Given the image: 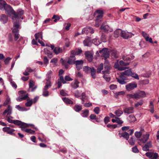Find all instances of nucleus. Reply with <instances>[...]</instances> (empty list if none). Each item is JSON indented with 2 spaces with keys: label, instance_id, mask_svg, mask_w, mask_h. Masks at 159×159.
Segmentation results:
<instances>
[{
  "label": "nucleus",
  "instance_id": "f257e3e1",
  "mask_svg": "<svg viewBox=\"0 0 159 159\" xmlns=\"http://www.w3.org/2000/svg\"><path fill=\"white\" fill-rule=\"evenodd\" d=\"M23 13L24 11L21 9L17 10L16 13L15 12L12 13V15H13L12 17L13 24L14 23L18 24V19L21 18V16L23 15Z\"/></svg>",
  "mask_w": 159,
  "mask_h": 159
},
{
  "label": "nucleus",
  "instance_id": "f03ea898",
  "mask_svg": "<svg viewBox=\"0 0 159 159\" xmlns=\"http://www.w3.org/2000/svg\"><path fill=\"white\" fill-rule=\"evenodd\" d=\"M13 27L14 28L12 30V32L14 35L15 39L17 40L19 37L18 34L19 30L18 29L20 28V27L19 24L14 23L13 24Z\"/></svg>",
  "mask_w": 159,
  "mask_h": 159
},
{
  "label": "nucleus",
  "instance_id": "7ed1b4c3",
  "mask_svg": "<svg viewBox=\"0 0 159 159\" xmlns=\"http://www.w3.org/2000/svg\"><path fill=\"white\" fill-rule=\"evenodd\" d=\"M13 124L15 125L20 126L21 129V130H22V128H24V127H28L29 126H32L35 129H36V128L34 127V125H33L26 124L18 120H14Z\"/></svg>",
  "mask_w": 159,
  "mask_h": 159
},
{
  "label": "nucleus",
  "instance_id": "20e7f679",
  "mask_svg": "<svg viewBox=\"0 0 159 159\" xmlns=\"http://www.w3.org/2000/svg\"><path fill=\"white\" fill-rule=\"evenodd\" d=\"M75 51H72L71 52L70 56L68 59L67 63L70 64H75L76 58L74 54Z\"/></svg>",
  "mask_w": 159,
  "mask_h": 159
},
{
  "label": "nucleus",
  "instance_id": "39448f33",
  "mask_svg": "<svg viewBox=\"0 0 159 159\" xmlns=\"http://www.w3.org/2000/svg\"><path fill=\"white\" fill-rule=\"evenodd\" d=\"M99 52L102 54V56L104 57L105 59H107L109 57V51L107 48H104L102 50L100 51Z\"/></svg>",
  "mask_w": 159,
  "mask_h": 159
},
{
  "label": "nucleus",
  "instance_id": "423d86ee",
  "mask_svg": "<svg viewBox=\"0 0 159 159\" xmlns=\"http://www.w3.org/2000/svg\"><path fill=\"white\" fill-rule=\"evenodd\" d=\"M12 113V107L10 105H8L7 108L4 111L2 115L4 116H9Z\"/></svg>",
  "mask_w": 159,
  "mask_h": 159
},
{
  "label": "nucleus",
  "instance_id": "0eeeda50",
  "mask_svg": "<svg viewBox=\"0 0 159 159\" xmlns=\"http://www.w3.org/2000/svg\"><path fill=\"white\" fill-rule=\"evenodd\" d=\"M146 156L150 159H159L158 153L151 152H147Z\"/></svg>",
  "mask_w": 159,
  "mask_h": 159
},
{
  "label": "nucleus",
  "instance_id": "6e6552de",
  "mask_svg": "<svg viewBox=\"0 0 159 159\" xmlns=\"http://www.w3.org/2000/svg\"><path fill=\"white\" fill-rule=\"evenodd\" d=\"M94 32V30L93 29L89 27H87L84 28L82 31V34H93Z\"/></svg>",
  "mask_w": 159,
  "mask_h": 159
},
{
  "label": "nucleus",
  "instance_id": "1a4fd4ad",
  "mask_svg": "<svg viewBox=\"0 0 159 159\" xmlns=\"http://www.w3.org/2000/svg\"><path fill=\"white\" fill-rule=\"evenodd\" d=\"M137 87V84L135 82L128 84L125 86L126 89L128 91H130Z\"/></svg>",
  "mask_w": 159,
  "mask_h": 159
},
{
  "label": "nucleus",
  "instance_id": "9d476101",
  "mask_svg": "<svg viewBox=\"0 0 159 159\" xmlns=\"http://www.w3.org/2000/svg\"><path fill=\"white\" fill-rule=\"evenodd\" d=\"M133 35L134 34L132 33L125 31H122L121 34V36L125 39H128L129 38H131Z\"/></svg>",
  "mask_w": 159,
  "mask_h": 159
},
{
  "label": "nucleus",
  "instance_id": "9b49d317",
  "mask_svg": "<svg viewBox=\"0 0 159 159\" xmlns=\"http://www.w3.org/2000/svg\"><path fill=\"white\" fill-rule=\"evenodd\" d=\"M149 136V134H143L142 136V138L139 139L140 142L139 143L141 145L142 143H144L148 140Z\"/></svg>",
  "mask_w": 159,
  "mask_h": 159
},
{
  "label": "nucleus",
  "instance_id": "f8f14e48",
  "mask_svg": "<svg viewBox=\"0 0 159 159\" xmlns=\"http://www.w3.org/2000/svg\"><path fill=\"white\" fill-rule=\"evenodd\" d=\"M84 54L88 60L89 62H91L93 59V54L89 51L85 52Z\"/></svg>",
  "mask_w": 159,
  "mask_h": 159
},
{
  "label": "nucleus",
  "instance_id": "ddd939ff",
  "mask_svg": "<svg viewBox=\"0 0 159 159\" xmlns=\"http://www.w3.org/2000/svg\"><path fill=\"white\" fill-rule=\"evenodd\" d=\"M142 34L143 37L144 38L146 41L149 42L150 43H153L152 39L151 38H149L148 34H147L144 31L142 32Z\"/></svg>",
  "mask_w": 159,
  "mask_h": 159
},
{
  "label": "nucleus",
  "instance_id": "4468645a",
  "mask_svg": "<svg viewBox=\"0 0 159 159\" xmlns=\"http://www.w3.org/2000/svg\"><path fill=\"white\" fill-rule=\"evenodd\" d=\"M83 61L82 60L75 61V64L76 67L78 70H80L82 68Z\"/></svg>",
  "mask_w": 159,
  "mask_h": 159
},
{
  "label": "nucleus",
  "instance_id": "2eb2a0df",
  "mask_svg": "<svg viewBox=\"0 0 159 159\" xmlns=\"http://www.w3.org/2000/svg\"><path fill=\"white\" fill-rule=\"evenodd\" d=\"M51 48L52 50H53L54 52L56 54H57L62 52V48L58 47H55L53 45H51Z\"/></svg>",
  "mask_w": 159,
  "mask_h": 159
},
{
  "label": "nucleus",
  "instance_id": "dca6fc26",
  "mask_svg": "<svg viewBox=\"0 0 159 159\" xmlns=\"http://www.w3.org/2000/svg\"><path fill=\"white\" fill-rule=\"evenodd\" d=\"M2 130L4 132L11 135L14 134L13 133L15 131V129H12L9 127H4L2 129Z\"/></svg>",
  "mask_w": 159,
  "mask_h": 159
},
{
  "label": "nucleus",
  "instance_id": "f3484780",
  "mask_svg": "<svg viewBox=\"0 0 159 159\" xmlns=\"http://www.w3.org/2000/svg\"><path fill=\"white\" fill-rule=\"evenodd\" d=\"M134 57V56L132 55H129L126 56H123L122 57L123 60L124 61H130L133 59Z\"/></svg>",
  "mask_w": 159,
  "mask_h": 159
},
{
  "label": "nucleus",
  "instance_id": "a211bd4d",
  "mask_svg": "<svg viewBox=\"0 0 159 159\" xmlns=\"http://www.w3.org/2000/svg\"><path fill=\"white\" fill-rule=\"evenodd\" d=\"M117 81L120 84H124L126 83L125 81V77L123 75H120L119 78H116Z\"/></svg>",
  "mask_w": 159,
  "mask_h": 159
},
{
  "label": "nucleus",
  "instance_id": "6ab92c4d",
  "mask_svg": "<svg viewBox=\"0 0 159 159\" xmlns=\"http://www.w3.org/2000/svg\"><path fill=\"white\" fill-rule=\"evenodd\" d=\"M136 99H139L145 97L146 94L144 91H141L136 93Z\"/></svg>",
  "mask_w": 159,
  "mask_h": 159
},
{
  "label": "nucleus",
  "instance_id": "aec40b11",
  "mask_svg": "<svg viewBox=\"0 0 159 159\" xmlns=\"http://www.w3.org/2000/svg\"><path fill=\"white\" fill-rule=\"evenodd\" d=\"M152 147V144L151 142H149L146 144L143 147V151H148L149 148Z\"/></svg>",
  "mask_w": 159,
  "mask_h": 159
},
{
  "label": "nucleus",
  "instance_id": "412c9836",
  "mask_svg": "<svg viewBox=\"0 0 159 159\" xmlns=\"http://www.w3.org/2000/svg\"><path fill=\"white\" fill-rule=\"evenodd\" d=\"M119 134L120 137H123L124 138L128 140L129 138V134L126 132H123L122 133H119Z\"/></svg>",
  "mask_w": 159,
  "mask_h": 159
},
{
  "label": "nucleus",
  "instance_id": "4be33fe9",
  "mask_svg": "<svg viewBox=\"0 0 159 159\" xmlns=\"http://www.w3.org/2000/svg\"><path fill=\"white\" fill-rule=\"evenodd\" d=\"M83 43L84 46L89 47L91 46V42L90 38L85 39L83 41Z\"/></svg>",
  "mask_w": 159,
  "mask_h": 159
},
{
  "label": "nucleus",
  "instance_id": "5701e85b",
  "mask_svg": "<svg viewBox=\"0 0 159 159\" xmlns=\"http://www.w3.org/2000/svg\"><path fill=\"white\" fill-rule=\"evenodd\" d=\"M20 94H22L21 95L22 99L23 100H26L27 99H29V98L28 97V94H26V91H20Z\"/></svg>",
  "mask_w": 159,
  "mask_h": 159
},
{
  "label": "nucleus",
  "instance_id": "b1692460",
  "mask_svg": "<svg viewBox=\"0 0 159 159\" xmlns=\"http://www.w3.org/2000/svg\"><path fill=\"white\" fill-rule=\"evenodd\" d=\"M134 108L132 107L126 108L124 109L125 113L129 114L134 112Z\"/></svg>",
  "mask_w": 159,
  "mask_h": 159
},
{
  "label": "nucleus",
  "instance_id": "393cba45",
  "mask_svg": "<svg viewBox=\"0 0 159 159\" xmlns=\"http://www.w3.org/2000/svg\"><path fill=\"white\" fill-rule=\"evenodd\" d=\"M52 72L51 70L49 71L47 74V78L46 79L47 81H50L51 79L53 77Z\"/></svg>",
  "mask_w": 159,
  "mask_h": 159
},
{
  "label": "nucleus",
  "instance_id": "a878e982",
  "mask_svg": "<svg viewBox=\"0 0 159 159\" xmlns=\"http://www.w3.org/2000/svg\"><path fill=\"white\" fill-rule=\"evenodd\" d=\"M63 101L66 104H73V102L69 98L64 97L62 98Z\"/></svg>",
  "mask_w": 159,
  "mask_h": 159
},
{
  "label": "nucleus",
  "instance_id": "bb28decb",
  "mask_svg": "<svg viewBox=\"0 0 159 159\" xmlns=\"http://www.w3.org/2000/svg\"><path fill=\"white\" fill-rule=\"evenodd\" d=\"M34 82L32 80L30 81L29 86L30 91L32 92L34 91L35 89L36 88V87L35 86L34 87Z\"/></svg>",
  "mask_w": 159,
  "mask_h": 159
},
{
  "label": "nucleus",
  "instance_id": "cd10ccee",
  "mask_svg": "<svg viewBox=\"0 0 159 159\" xmlns=\"http://www.w3.org/2000/svg\"><path fill=\"white\" fill-rule=\"evenodd\" d=\"M35 38L36 40L37 41H38L39 39L42 40L43 36L42 32L38 33L36 34H35Z\"/></svg>",
  "mask_w": 159,
  "mask_h": 159
},
{
  "label": "nucleus",
  "instance_id": "c85d7f7f",
  "mask_svg": "<svg viewBox=\"0 0 159 159\" xmlns=\"http://www.w3.org/2000/svg\"><path fill=\"white\" fill-rule=\"evenodd\" d=\"M73 108L75 111L77 112H78L82 110V107L81 105L78 104H76L74 106Z\"/></svg>",
  "mask_w": 159,
  "mask_h": 159
},
{
  "label": "nucleus",
  "instance_id": "c756f323",
  "mask_svg": "<svg viewBox=\"0 0 159 159\" xmlns=\"http://www.w3.org/2000/svg\"><path fill=\"white\" fill-rule=\"evenodd\" d=\"M6 2L3 0H0V9H5L6 5H7Z\"/></svg>",
  "mask_w": 159,
  "mask_h": 159
},
{
  "label": "nucleus",
  "instance_id": "7c9ffc66",
  "mask_svg": "<svg viewBox=\"0 0 159 159\" xmlns=\"http://www.w3.org/2000/svg\"><path fill=\"white\" fill-rule=\"evenodd\" d=\"M0 20L3 23H5L7 22L8 20V18L5 15H2L0 18Z\"/></svg>",
  "mask_w": 159,
  "mask_h": 159
},
{
  "label": "nucleus",
  "instance_id": "2f4dec72",
  "mask_svg": "<svg viewBox=\"0 0 159 159\" xmlns=\"http://www.w3.org/2000/svg\"><path fill=\"white\" fill-rule=\"evenodd\" d=\"M25 127L22 128V130L25 131V132L30 133L31 134H34L35 133V131L33 130L30 129H25Z\"/></svg>",
  "mask_w": 159,
  "mask_h": 159
},
{
  "label": "nucleus",
  "instance_id": "473e14b6",
  "mask_svg": "<svg viewBox=\"0 0 159 159\" xmlns=\"http://www.w3.org/2000/svg\"><path fill=\"white\" fill-rule=\"evenodd\" d=\"M79 82L78 80H75L72 83L71 86L72 88L74 89L77 88L79 87Z\"/></svg>",
  "mask_w": 159,
  "mask_h": 159
},
{
  "label": "nucleus",
  "instance_id": "72a5a7b5",
  "mask_svg": "<svg viewBox=\"0 0 159 159\" xmlns=\"http://www.w3.org/2000/svg\"><path fill=\"white\" fill-rule=\"evenodd\" d=\"M128 119L130 123L134 122L137 120L135 117L133 115H130L129 116Z\"/></svg>",
  "mask_w": 159,
  "mask_h": 159
},
{
  "label": "nucleus",
  "instance_id": "f704fd0d",
  "mask_svg": "<svg viewBox=\"0 0 159 159\" xmlns=\"http://www.w3.org/2000/svg\"><path fill=\"white\" fill-rule=\"evenodd\" d=\"M122 30L120 29H118L116 30L114 33V36L115 37H118L121 34Z\"/></svg>",
  "mask_w": 159,
  "mask_h": 159
},
{
  "label": "nucleus",
  "instance_id": "c9c22d12",
  "mask_svg": "<svg viewBox=\"0 0 159 159\" xmlns=\"http://www.w3.org/2000/svg\"><path fill=\"white\" fill-rule=\"evenodd\" d=\"M90 72L93 78L94 79H95L96 77V75H95L96 70L93 67H91Z\"/></svg>",
  "mask_w": 159,
  "mask_h": 159
},
{
  "label": "nucleus",
  "instance_id": "e433bc0d",
  "mask_svg": "<svg viewBox=\"0 0 159 159\" xmlns=\"http://www.w3.org/2000/svg\"><path fill=\"white\" fill-rule=\"evenodd\" d=\"M101 29L103 30L104 31H107L109 30V27L107 25H105V24H103L101 26Z\"/></svg>",
  "mask_w": 159,
  "mask_h": 159
},
{
  "label": "nucleus",
  "instance_id": "4c0bfd02",
  "mask_svg": "<svg viewBox=\"0 0 159 159\" xmlns=\"http://www.w3.org/2000/svg\"><path fill=\"white\" fill-rule=\"evenodd\" d=\"M143 129H141L140 131L135 132L134 133V135H135V136L138 138H140L142 135V131H143Z\"/></svg>",
  "mask_w": 159,
  "mask_h": 159
},
{
  "label": "nucleus",
  "instance_id": "58836bf2",
  "mask_svg": "<svg viewBox=\"0 0 159 159\" xmlns=\"http://www.w3.org/2000/svg\"><path fill=\"white\" fill-rule=\"evenodd\" d=\"M44 50L45 54L47 55L49 58H51L52 57V53L47 48H45Z\"/></svg>",
  "mask_w": 159,
  "mask_h": 159
},
{
  "label": "nucleus",
  "instance_id": "ea45409f",
  "mask_svg": "<svg viewBox=\"0 0 159 159\" xmlns=\"http://www.w3.org/2000/svg\"><path fill=\"white\" fill-rule=\"evenodd\" d=\"M83 112L81 114V116L84 117H87L89 114V111L88 109H86L83 111Z\"/></svg>",
  "mask_w": 159,
  "mask_h": 159
},
{
  "label": "nucleus",
  "instance_id": "a19ab883",
  "mask_svg": "<svg viewBox=\"0 0 159 159\" xmlns=\"http://www.w3.org/2000/svg\"><path fill=\"white\" fill-rule=\"evenodd\" d=\"M114 113L117 117L120 116L123 114V112L122 110L119 109L116 110Z\"/></svg>",
  "mask_w": 159,
  "mask_h": 159
},
{
  "label": "nucleus",
  "instance_id": "79ce46f5",
  "mask_svg": "<svg viewBox=\"0 0 159 159\" xmlns=\"http://www.w3.org/2000/svg\"><path fill=\"white\" fill-rule=\"evenodd\" d=\"M51 86V84L50 81H47V82L46 83V85L45 86L44 88L43 89V90L44 91L47 90L48 88L49 87H50Z\"/></svg>",
  "mask_w": 159,
  "mask_h": 159
},
{
  "label": "nucleus",
  "instance_id": "37998d69",
  "mask_svg": "<svg viewBox=\"0 0 159 159\" xmlns=\"http://www.w3.org/2000/svg\"><path fill=\"white\" fill-rule=\"evenodd\" d=\"M132 73V71L131 69H129L125 70L123 73V74L127 76H130Z\"/></svg>",
  "mask_w": 159,
  "mask_h": 159
},
{
  "label": "nucleus",
  "instance_id": "c03bdc74",
  "mask_svg": "<svg viewBox=\"0 0 159 159\" xmlns=\"http://www.w3.org/2000/svg\"><path fill=\"white\" fill-rule=\"evenodd\" d=\"M11 99L8 96H7L6 99L4 102L3 106H6L7 105L10 104L11 103Z\"/></svg>",
  "mask_w": 159,
  "mask_h": 159
},
{
  "label": "nucleus",
  "instance_id": "a18cd8bd",
  "mask_svg": "<svg viewBox=\"0 0 159 159\" xmlns=\"http://www.w3.org/2000/svg\"><path fill=\"white\" fill-rule=\"evenodd\" d=\"M91 67H90L88 66H84L83 67V70L86 73H89V71H90Z\"/></svg>",
  "mask_w": 159,
  "mask_h": 159
},
{
  "label": "nucleus",
  "instance_id": "49530a36",
  "mask_svg": "<svg viewBox=\"0 0 159 159\" xmlns=\"http://www.w3.org/2000/svg\"><path fill=\"white\" fill-rule=\"evenodd\" d=\"M16 108L20 111H26V109L23 107L20 106L19 105H16Z\"/></svg>",
  "mask_w": 159,
  "mask_h": 159
},
{
  "label": "nucleus",
  "instance_id": "de8ad7c7",
  "mask_svg": "<svg viewBox=\"0 0 159 159\" xmlns=\"http://www.w3.org/2000/svg\"><path fill=\"white\" fill-rule=\"evenodd\" d=\"M105 69H110V66L109 64V62L107 59H105V62L104 63Z\"/></svg>",
  "mask_w": 159,
  "mask_h": 159
},
{
  "label": "nucleus",
  "instance_id": "09e8293b",
  "mask_svg": "<svg viewBox=\"0 0 159 159\" xmlns=\"http://www.w3.org/2000/svg\"><path fill=\"white\" fill-rule=\"evenodd\" d=\"M119 64L121 66H127L129 65V63L125 62L123 60H120Z\"/></svg>",
  "mask_w": 159,
  "mask_h": 159
},
{
  "label": "nucleus",
  "instance_id": "8fccbe9b",
  "mask_svg": "<svg viewBox=\"0 0 159 159\" xmlns=\"http://www.w3.org/2000/svg\"><path fill=\"white\" fill-rule=\"evenodd\" d=\"M103 64L101 63L97 69V72L98 73H100L101 70L103 69Z\"/></svg>",
  "mask_w": 159,
  "mask_h": 159
},
{
  "label": "nucleus",
  "instance_id": "3c124183",
  "mask_svg": "<svg viewBox=\"0 0 159 159\" xmlns=\"http://www.w3.org/2000/svg\"><path fill=\"white\" fill-rule=\"evenodd\" d=\"M27 102L25 103V105L26 107H30L32 104V101L31 100H30V99H27Z\"/></svg>",
  "mask_w": 159,
  "mask_h": 159
},
{
  "label": "nucleus",
  "instance_id": "603ef678",
  "mask_svg": "<svg viewBox=\"0 0 159 159\" xmlns=\"http://www.w3.org/2000/svg\"><path fill=\"white\" fill-rule=\"evenodd\" d=\"M93 42L94 43V44L96 45H98L100 44L101 43V42L100 41L97 39H94L93 40Z\"/></svg>",
  "mask_w": 159,
  "mask_h": 159
},
{
  "label": "nucleus",
  "instance_id": "864d4df0",
  "mask_svg": "<svg viewBox=\"0 0 159 159\" xmlns=\"http://www.w3.org/2000/svg\"><path fill=\"white\" fill-rule=\"evenodd\" d=\"M128 142L130 145H133L134 144L135 140L134 138L131 137L129 140Z\"/></svg>",
  "mask_w": 159,
  "mask_h": 159
},
{
  "label": "nucleus",
  "instance_id": "5fc2aeb1",
  "mask_svg": "<svg viewBox=\"0 0 159 159\" xmlns=\"http://www.w3.org/2000/svg\"><path fill=\"white\" fill-rule=\"evenodd\" d=\"M136 93L134 94H129L127 95V97L128 98H135L136 99Z\"/></svg>",
  "mask_w": 159,
  "mask_h": 159
},
{
  "label": "nucleus",
  "instance_id": "6e6d98bb",
  "mask_svg": "<svg viewBox=\"0 0 159 159\" xmlns=\"http://www.w3.org/2000/svg\"><path fill=\"white\" fill-rule=\"evenodd\" d=\"M111 54L115 58H117L118 57L117 52L116 51H113L112 52Z\"/></svg>",
  "mask_w": 159,
  "mask_h": 159
},
{
  "label": "nucleus",
  "instance_id": "4d7b16f0",
  "mask_svg": "<svg viewBox=\"0 0 159 159\" xmlns=\"http://www.w3.org/2000/svg\"><path fill=\"white\" fill-rule=\"evenodd\" d=\"M102 16L103 15H98L97 16V19L96 20L98 21L99 22H101L102 21Z\"/></svg>",
  "mask_w": 159,
  "mask_h": 159
},
{
  "label": "nucleus",
  "instance_id": "13d9d810",
  "mask_svg": "<svg viewBox=\"0 0 159 159\" xmlns=\"http://www.w3.org/2000/svg\"><path fill=\"white\" fill-rule=\"evenodd\" d=\"M130 76H131L132 77L136 79H139L138 75L137 74L134 73L132 72L131 75Z\"/></svg>",
  "mask_w": 159,
  "mask_h": 159
},
{
  "label": "nucleus",
  "instance_id": "bf43d9fd",
  "mask_svg": "<svg viewBox=\"0 0 159 159\" xmlns=\"http://www.w3.org/2000/svg\"><path fill=\"white\" fill-rule=\"evenodd\" d=\"M100 111V108L98 107H95L93 110L94 112L97 114H98L99 113Z\"/></svg>",
  "mask_w": 159,
  "mask_h": 159
},
{
  "label": "nucleus",
  "instance_id": "052dcab7",
  "mask_svg": "<svg viewBox=\"0 0 159 159\" xmlns=\"http://www.w3.org/2000/svg\"><path fill=\"white\" fill-rule=\"evenodd\" d=\"M65 41L66 42H65L66 46L67 47H69L70 45V43L69 42V39L68 38H66L65 39Z\"/></svg>",
  "mask_w": 159,
  "mask_h": 159
},
{
  "label": "nucleus",
  "instance_id": "680f3d73",
  "mask_svg": "<svg viewBox=\"0 0 159 159\" xmlns=\"http://www.w3.org/2000/svg\"><path fill=\"white\" fill-rule=\"evenodd\" d=\"M101 40L102 42H105L107 41L105 35L104 34H102L101 37Z\"/></svg>",
  "mask_w": 159,
  "mask_h": 159
},
{
  "label": "nucleus",
  "instance_id": "e2e57ef3",
  "mask_svg": "<svg viewBox=\"0 0 159 159\" xmlns=\"http://www.w3.org/2000/svg\"><path fill=\"white\" fill-rule=\"evenodd\" d=\"M60 94L63 96H67L68 95L63 90H61L60 91Z\"/></svg>",
  "mask_w": 159,
  "mask_h": 159
},
{
  "label": "nucleus",
  "instance_id": "0e129e2a",
  "mask_svg": "<svg viewBox=\"0 0 159 159\" xmlns=\"http://www.w3.org/2000/svg\"><path fill=\"white\" fill-rule=\"evenodd\" d=\"M52 19H55L54 21L56 22L57 20H58L60 19L59 16L57 15H54L53 16Z\"/></svg>",
  "mask_w": 159,
  "mask_h": 159
},
{
  "label": "nucleus",
  "instance_id": "69168bd1",
  "mask_svg": "<svg viewBox=\"0 0 159 159\" xmlns=\"http://www.w3.org/2000/svg\"><path fill=\"white\" fill-rule=\"evenodd\" d=\"M106 70L105 71H102V73L104 74V75H106L107 74H109L110 71L109 70L110 69H105Z\"/></svg>",
  "mask_w": 159,
  "mask_h": 159
},
{
  "label": "nucleus",
  "instance_id": "338daca9",
  "mask_svg": "<svg viewBox=\"0 0 159 159\" xmlns=\"http://www.w3.org/2000/svg\"><path fill=\"white\" fill-rule=\"evenodd\" d=\"M75 96L77 98H79L80 97L81 94L79 91L78 90H76L75 93Z\"/></svg>",
  "mask_w": 159,
  "mask_h": 159
},
{
  "label": "nucleus",
  "instance_id": "774afa93",
  "mask_svg": "<svg viewBox=\"0 0 159 159\" xmlns=\"http://www.w3.org/2000/svg\"><path fill=\"white\" fill-rule=\"evenodd\" d=\"M132 151L135 153L138 152L139 150L136 146H134L132 148Z\"/></svg>",
  "mask_w": 159,
  "mask_h": 159
}]
</instances>
